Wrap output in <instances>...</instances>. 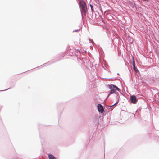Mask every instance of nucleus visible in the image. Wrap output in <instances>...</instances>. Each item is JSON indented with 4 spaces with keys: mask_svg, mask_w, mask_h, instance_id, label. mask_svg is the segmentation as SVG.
Returning a JSON list of instances; mask_svg holds the SVG:
<instances>
[{
    "mask_svg": "<svg viewBox=\"0 0 159 159\" xmlns=\"http://www.w3.org/2000/svg\"><path fill=\"white\" fill-rule=\"evenodd\" d=\"M132 60H133V66L135 65V61L134 57H132Z\"/></svg>",
    "mask_w": 159,
    "mask_h": 159,
    "instance_id": "obj_6",
    "label": "nucleus"
},
{
    "mask_svg": "<svg viewBox=\"0 0 159 159\" xmlns=\"http://www.w3.org/2000/svg\"><path fill=\"white\" fill-rule=\"evenodd\" d=\"M80 4L82 15H85L87 11V7L85 2L83 1H80Z\"/></svg>",
    "mask_w": 159,
    "mask_h": 159,
    "instance_id": "obj_1",
    "label": "nucleus"
},
{
    "mask_svg": "<svg viewBox=\"0 0 159 159\" xmlns=\"http://www.w3.org/2000/svg\"><path fill=\"white\" fill-rule=\"evenodd\" d=\"M130 100L132 103L134 104L137 102V99L136 97L135 96L132 95L131 96Z\"/></svg>",
    "mask_w": 159,
    "mask_h": 159,
    "instance_id": "obj_4",
    "label": "nucleus"
},
{
    "mask_svg": "<svg viewBox=\"0 0 159 159\" xmlns=\"http://www.w3.org/2000/svg\"><path fill=\"white\" fill-rule=\"evenodd\" d=\"M99 112L101 113H103L104 111V109L103 106L100 104H98L97 106Z\"/></svg>",
    "mask_w": 159,
    "mask_h": 159,
    "instance_id": "obj_3",
    "label": "nucleus"
},
{
    "mask_svg": "<svg viewBox=\"0 0 159 159\" xmlns=\"http://www.w3.org/2000/svg\"><path fill=\"white\" fill-rule=\"evenodd\" d=\"M48 157L49 159H55V157L52 154H49Z\"/></svg>",
    "mask_w": 159,
    "mask_h": 159,
    "instance_id": "obj_5",
    "label": "nucleus"
},
{
    "mask_svg": "<svg viewBox=\"0 0 159 159\" xmlns=\"http://www.w3.org/2000/svg\"><path fill=\"white\" fill-rule=\"evenodd\" d=\"M133 68L136 72H137L138 71V70L137 68L136 67L135 65L134 66H133Z\"/></svg>",
    "mask_w": 159,
    "mask_h": 159,
    "instance_id": "obj_7",
    "label": "nucleus"
},
{
    "mask_svg": "<svg viewBox=\"0 0 159 159\" xmlns=\"http://www.w3.org/2000/svg\"><path fill=\"white\" fill-rule=\"evenodd\" d=\"M116 104V103L115 104H114V105H111V106H110V107H112L114 105H115V104Z\"/></svg>",
    "mask_w": 159,
    "mask_h": 159,
    "instance_id": "obj_9",
    "label": "nucleus"
},
{
    "mask_svg": "<svg viewBox=\"0 0 159 159\" xmlns=\"http://www.w3.org/2000/svg\"><path fill=\"white\" fill-rule=\"evenodd\" d=\"M90 6L91 9L92 11L93 12V5L91 4H90Z\"/></svg>",
    "mask_w": 159,
    "mask_h": 159,
    "instance_id": "obj_8",
    "label": "nucleus"
},
{
    "mask_svg": "<svg viewBox=\"0 0 159 159\" xmlns=\"http://www.w3.org/2000/svg\"><path fill=\"white\" fill-rule=\"evenodd\" d=\"M108 86L111 89V91L110 92L111 94L115 93L117 90L119 91V89L115 85H109Z\"/></svg>",
    "mask_w": 159,
    "mask_h": 159,
    "instance_id": "obj_2",
    "label": "nucleus"
}]
</instances>
